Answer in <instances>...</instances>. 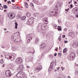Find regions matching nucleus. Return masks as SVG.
<instances>
[{
    "label": "nucleus",
    "mask_w": 78,
    "mask_h": 78,
    "mask_svg": "<svg viewBox=\"0 0 78 78\" xmlns=\"http://www.w3.org/2000/svg\"><path fill=\"white\" fill-rule=\"evenodd\" d=\"M17 33L19 34V32H18L13 34V36L12 37H11V40L12 41H15L17 39V36H18Z\"/></svg>",
    "instance_id": "f257e3e1"
},
{
    "label": "nucleus",
    "mask_w": 78,
    "mask_h": 78,
    "mask_svg": "<svg viewBox=\"0 0 78 78\" xmlns=\"http://www.w3.org/2000/svg\"><path fill=\"white\" fill-rule=\"evenodd\" d=\"M50 14L52 16H57L58 15V12L55 11V10H52V11L50 12Z\"/></svg>",
    "instance_id": "f03ea898"
},
{
    "label": "nucleus",
    "mask_w": 78,
    "mask_h": 78,
    "mask_svg": "<svg viewBox=\"0 0 78 78\" xmlns=\"http://www.w3.org/2000/svg\"><path fill=\"white\" fill-rule=\"evenodd\" d=\"M33 18H30L27 21V23L28 25H32L33 23Z\"/></svg>",
    "instance_id": "7ed1b4c3"
},
{
    "label": "nucleus",
    "mask_w": 78,
    "mask_h": 78,
    "mask_svg": "<svg viewBox=\"0 0 78 78\" xmlns=\"http://www.w3.org/2000/svg\"><path fill=\"white\" fill-rule=\"evenodd\" d=\"M5 74L7 77H10L11 76L12 74L11 72L9 70H7L5 71Z\"/></svg>",
    "instance_id": "20e7f679"
},
{
    "label": "nucleus",
    "mask_w": 78,
    "mask_h": 78,
    "mask_svg": "<svg viewBox=\"0 0 78 78\" xmlns=\"http://www.w3.org/2000/svg\"><path fill=\"white\" fill-rule=\"evenodd\" d=\"M75 53L73 52L71 53L69 55V58L71 59V60H73V59L75 58Z\"/></svg>",
    "instance_id": "39448f33"
},
{
    "label": "nucleus",
    "mask_w": 78,
    "mask_h": 78,
    "mask_svg": "<svg viewBox=\"0 0 78 78\" xmlns=\"http://www.w3.org/2000/svg\"><path fill=\"white\" fill-rule=\"evenodd\" d=\"M32 39V37L31 36L30 34H29L28 35L26 38V40H27V42L28 43L30 42L31 40Z\"/></svg>",
    "instance_id": "423d86ee"
},
{
    "label": "nucleus",
    "mask_w": 78,
    "mask_h": 78,
    "mask_svg": "<svg viewBox=\"0 0 78 78\" xmlns=\"http://www.w3.org/2000/svg\"><path fill=\"white\" fill-rule=\"evenodd\" d=\"M16 63L19 65V64H20L22 63V59H21V58H17L16 59Z\"/></svg>",
    "instance_id": "0eeeda50"
},
{
    "label": "nucleus",
    "mask_w": 78,
    "mask_h": 78,
    "mask_svg": "<svg viewBox=\"0 0 78 78\" xmlns=\"http://www.w3.org/2000/svg\"><path fill=\"white\" fill-rule=\"evenodd\" d=\"M8 16L10 19H13L15 17V14L13 13H9L8 14Z\"/></svg>",
    "instance_id": "6e6552de"
},
{
    "label": "nucleus",
    "mask_w": 78,
    "mask_h": 78,
    "mask_svg": "<svg viewBox=\"0 0 78 78\" xmlns=\"http://www.w3.org/2000/svg\"><path fill=\"white\" fill-rule=\"evenodd\" d=\"M18 71L21 72V71H23L24 70V67L23 65L20 66L17 69Z\"/></svg>",
    "instance_id": "1a4fd4ad"
},
{
    "label": "nucleus",
    "mask_w": 78,
    "mask_h": 78,
    "mask_svg": "<svg viewBox=\"0 0 78 78\" xmlns=\"http://www.w3.org/2000/svg\"><path fill=\"white\" fill-rule=\"evenodd\" d=\"M54 66V62H52L51 63L50 66H49V71H51V70H52L53 68V66Z\"/></svg>",
    "instance_id": "9d476101"
},
{
    "label": "nucleus",
    "mask_w": 78,
    "mask_h": 78,
    "mask_svg": "<svg viewBox=\"0 0 78 78\" xmlns=\"http://www.w3.org/2000/svg\"><path fill=\"white\" fill-rule=\"evenodd\" d=\"M46 45V44L45 43H42L41 44L40 47V50H43L44 49V48L45 47V46Z\"/></svg>",
    "instance_id": "9b49d317"
},
{
    "label": "nucleus",
    "mask_w": 78,
    "mask_h": 78,
    "mask_svg": "<svg viewBox=\"0 0 78 78\" xmlns=\"http://www.w3.org/2000/svg\"><path fill=\"white\" fill-rule=\"evenodd\" d=\"M42 66H38L35 69V70L37 72H38L39 71H40L42 68H41Z\"/></svg>",
    "instance_id": "f8f14e48"
},
{
    "label": "nucleus",
    "mask_w": 78,
    "mask_h": 78,
    "mask_svg": "<svg viewBox=\"0 0 78 78\" xmlns=\"http://www.w3.org/2000/svg\"><path fill=\"white\" fill-rule=\"evenodd\" d=\"M73 45L74 47H77L78 45V42L77 41H75L73 44Z\"/></svg>",
    "instance_id": "ddd939ff"
},
{
    "label": "nucleus",
    "mask_w": 78,
    "mask_h": 78,
    "mask_svg": "<svg viewBox=\"0 0 78 78\" xmlns=\"http://www.w3.org/2000/svg\"><path fill=\"white\" fill-rule=\"evenodd\" d=\"M54 10V11H55L56 12H58V5H56L55 6V9H53V10Z\"/></svg>",
    "instance_id": "4468645a"
},
{
    "label": "nucleus",
    "mask_w": 78,
    "mask_h": 78,
    "mask_svg": "<svg viewBox=\"0 0 78 78\" xmlns=\"http://www.w3.org/2000/svg\"><path fill=\"white\" fill-rule=\"evenodd\" d=\"M47 28V26H44V25H41V28L42 30H44Z\"/></svg>",
    "instance_id": "2eb2a0df"
},
{
    "label": "nucleus",
    "mask_w": 78,
    "mask_h": 78,
    "mask_svg": "<svg viewBox=\"0 0 78 78\" xmlns=\"http://www.w3.org/2000/svg\"><path fill=\"white\" fill-rule=\"evenodd\" d=\"M23 73H21L20 72H19L17 74L16 76L18 78H19V77L20 78V74L23 75Z\"/></svg>",
    "instance_id": "dca6fc26"
},
{
    "label": "nucleus",
    "mask_w": 78,
    "mask_h": 78,
    "mask_svg": "<svg viewBox=\"0 0 78 78\" xmlns=\"http://www.w3.org/2000/svg\"><path fill=\"white\" fill-rule=\"evenodd\" d=\"M39 38H37L35 39V44H37L39 43Z\"/></svg>",
    "instance_id": "f3484780"
},
{
    "label": "nucleus",
    "mask_w": 78,
    "mask_h": 78,
    "mask_svg": "<svg viewBox=\"0 0 78 78\" xmlns=\"http://www.w3.org/2000/svg\"><path fill=\"white\" fill-rule=\"evenodd\" d=\"M69 36H71V37H73L74 36V34L73 32H71L69 33Z\"/></svg>",
    "instance_id": "a211bd4d"
},
{
    "label": "nucleus",
    "mask_w": 78,
    "mask_h": 78,
    "mask_svg": "<svg viewBox=\"0 0 78 78\" xmlns=\"http://www.w3.org/2000/svg\"><path fill=\"white\" fill-rule=\"evenodd\" d=\"M23 73V74H20V78H24L25 77V73H23V72H20L21 73Z\"/></svg>",
    "instance_id": "6ab92c4d"
},
{
    "label": "nucleus",
    "mask_w": 78,
    "mask_h": 78,
    "mask_svg": "<svg viewBox=\"0 0 78 78\" xmlns=\"http://www.w3.org/2000/svg\"><path fill=\"white\" fill-rule=\"evenodd\" d=\"M9 59H10L11 61H13L14 59V56L13 55H10Z\"/></svg>",
    "instance_id": "aec40b11"
},
{
    "label": "nucleus",
    "mask_w": 78,
    "mask_h": 78,
    "mask_svg": "<svg viewBox=\"0 0 78 78\" xmlns=\"http://www.w3.org/2000/svg\"><path fill=\"white\" fill-rule=\"evenodd\" d=\"M46 18H44L43 21L44 22L45 24L48 23V21L46 20Z\"/></svg>",
    "instance_id": "412c9836"
},
{
    "label": "nucleus",
    "mask_w": 78,
    "mask_h": 78,
    "mask_svg": "<svg viewBox=\"0 0 78 78\" xmlns=\"http://www.w3.org/2000/svg\"><path fill=\"white\" fill-rule=\"evenodd\" d=\"M26 16L27 17H31V14L30 13H27Z\"/></svg>",
    "instance_id": "4be33fe9"
},
{
    "label": "nucleus",
    "mask_w": 78,
    "mask_h": 78,
    "mask_svg": "<svg viewBox=\"0 0 78 78\" xmlns=\"http://www.w3.org/2000/svg\"><path fill=\"white\" fill-rule=\"evenodd\" d=\"M11 56V55H7L5 56V58H6V59H9V58H10V57Z\"/></svg>",
    "instance_id": "5701e85b"
},
{
    "label": "nucleus",
    "mask_w": 78,
    "mask_h": 78,
    "mask_svg": "<svg viewBox=\"0 0 78 78\" xmlns=\"http://www.w3.org/2000/svg\"><path fill=\"white\" fill-rule=\"evenodd\" d=\"M52 25L54 29H56V27H57V25H56V24H53V23H52Z\"/></svg>",
    "instance_id": "b1692460"
},
{
    "label": "nucleus",
    "mask_w": 78,
    "mask_h": 78,
    "mask_svg": "<svg viewBox=\"0 0 78 78\" xmlns=\"http://www.w3.org/2000/svg\"><path fill=\"white\" fill-rule=\"evenodd\" d=\"M57 29L58 31H62V29H61V27L58 26V27Z\"/></svg>",
    "instance_id": "393cba45"
},
{
    "label": "nucleus",
    "mask_w": 78,
    "mask_h": 78,
    "mask_svg": "<svg viewBox=\"0 0 78 78\" xmlns=\"http://www.w3.org/2000/svg\"><path fill=\"white\" fill-rule=\"evenodd\" d=\"M15 28L16 29H17V26H18V23H17V22H16L15 23Z\"/></svg>",
    "instance_id": "a878e982"
},
{
    "label": "nucleus",
    "mask_w": 78,
    "mask_h": 78,
    "mask_svg": "<svg viewBox=\"0 0 78 78\" xmlns=\"http://www.w3.org/2000/svg\"><path fill=\"white\" fill-rule=\"evenodd\" d=\"M67 50L66 48L63 49V53H66L67 52Z\"/></svg>",
    "instance_id": "bb28decb"
},
{
    "label": "nucleus",
    "mask_w": 78,
    "mask_h": 78,
    "mask_svg": "<svg viewBox=\"0 0 78 78\" xmlns=\"http://www.w3.org/2000/svg\"><path fill=\"white\" fill-rule=\"evenodd\" d=\"M34 2H30V5L31 7H34V4H33V3Z\"/></svg>",
    "instance_id": "cd10ccee"
},
{
    "label": "nucleus",
    "mask_w": 78,
    "mask_h": 78,
    "mask_svg": "<svg viewBox=\"0 0 78 78\" xmlns=\"http://www.w3.org/2000/svg\"><path fill=\"white\" fill-rule=\"evenodd\" d=\"M17 48L16 47H13V48L12 50H13V51H15L16 50H17Z\"/></svg>",
    "instance_id": "c85d7f7f"
},
{
    "label": "nucleus",
    "mask_w": 78,
    "mask_h": 78,
    "mask_svg": "<svg viewBox=\"0 0 78 78\" xmlns=\"http://www.w3.org/2000/svg\"><path fill=\"white\" fill-rule=\"evenodd\" d=\"M78 8L77 7H76L73 9V10H74V11H78Z\"/></svg>",
    "instance_id": "c756f323"
},
{
    "label": "nucleus",
    "mask_w": 78,
    "mask_h": 78,
    "mask_svg": "<svg viewBox=\"0 0 78 78\" xmlns=\"http://www.w3.org/2000/svg\"><path fill=\"white\" fill-rule=\"evenodd\" d=\"M3 62H4V60L3 59H1L0 60V63L1 64H3Z\"/></svg>",
    "instance_id": "7c9ffc66"
},
{
    "label": "nucleus",
    "mask_w": 78,
    "mask_h": 78,
    "mask_svg": "<svg viewBox=\"0 0 78 78\" xmlns=\"http://www.w3.org/2000/svg\"><path fill=\"white\" fill-rule=\"evenodd\" d=\"M49 58H50L51 59H52L53 58V55H49Z\"/></svg>",
    "instance_id": "2f4dec72"
},
{
    "label": "nucleus",
    "mask_w": 78,
    "mask_h": 78,
    "mask_svg": "<svg viewBox=\"0 0 78 78\" xmlns=\"http://www.w3.org/2000/svg\"><path fill=\"white\" fill-rule=\"evenodd\" d=\"M3 8L4 9H7L8 8V6L6 5H4L3 6Z\"/></svg>",
    "instance_id": "473e14b6"
},
{
    "label": "nucleus",
    "mask_w": 78,
    "mask_h": 78,
    "mask_svg": "<svg viewBox=\"0 0 78 78\" xmlns=\"http://www.w3.org/2000/svg\"><path fill=\"white\" fill-rule=\"evenodd\" d=\"M1 47L2 48H6V46H5L3 45H2Z\"/></svg>",
    "instance_id": "72a5a7b5"
},
{
    "label": "nucleus",
    "mask_w": 78,
    "mask_h": 78,
    "mask_svg": "<svg viewBox=\"0 0 78 78\" xmlns=\"http://www.w3.org/2000/svg\"><path fill=\"white\" fill-rule=\"evenodd\" d=\"M25 6H26V8H28V3H27L26 2H25Z\"/></svg>",
    "instance_id": "f704fd0d"
},
{
    "label": "nucleus",
    "mask_w": 78,
    "mask_h": 78,
    "mask_svg": "<svg viewBox=\"0 0 78 78\" xmlns=\"http://www.w3.org/2000/svg\"><path fill=\"white\" fill-rule=\"evenodd\" d=\"M26 19V17L25 16H24L22 18V20H25V19Z\"/></svg>",
    "instance_id": "c9c22d12"
},
{
    "label": "nucleus",
    "mask_w": 78,
    "mask_h": 78,
    "mask_svg": "<svg viewBox=\"0 0 78 78\" xmlns=\"http://www.w3.org/2000/svg\"><path fill=\"white\" fill-rule=\"evenodd\" d=\"M37 13H34V17H36V16H37Z\"/></svg>",
    "instance_id": "e433bc0d"
},
{
    "label": "nucleus",
    "mask_w": 78,
    "mask_h": 78,
    "mask_svg": "<svg viewBox=\"0 0 78 78\" xmlns=\"http://www.w3.org/2000/svg\"><path fill=\"white\" fill-rule=\"evenodd\" d=\"M41 10L42 11H44L45 10L44 9V8H43L42 7L41 9Z\"/></svg>",
    "instance_id": "4c0bfd02"
},
{
    "label": "nucleus",
    "mask_w": 78,
    "mask_h": 78,
    "mask_svg": "<svg viewBox=\"0 0 78 78\" xmlns=\"http://www.w3.org/2000/svg\"><path fill=\"white\" fill-rule=\"evenodd\" d=\"M3 7H2V6H0V9L1 10H3Z\"/></svg>",
    "instance_id": "58836bf2"
},
{
    "label": "nucleus",
    "mask_w": 78,
    "mask_h": 78,
    "mask_svg": "<svg viewBox=\"0 0 78 78\" xmlns=\"http://www.w3.org/2000/svg\"><path fill=\"white\" fill-rule=\"evenodd\" d=\"M75 73L76 75H78V71L77 70H76L75 71Z\"/></svg>",
    "instance_id": "ea45409f"
},
{
    "label": "nucleus",
    "mask_w": 78,
    "mask_h": 78,
    "mask_svg": "<svg viewBox=\"0 0 78 78\" xmlns=\"http://www.w3.org/2000/svg\"><path fill=\"white\" fill-rule=\"evenodd\" d=\"M47 7L45 6L44 8V10H46V9H47Z\"/></svg>",
    "instance_id": "a19ab883"
},
{
    "label": "nucleus",
    "mask_w": 78,
    "mask_h": 78,
    "mask_svg": "<svg viewBox=\"0 0 78 78\" xmlns=\"http://www.w3.org/2000/svg\"><path fill=\"white\" fill-rule=\"evenodd\" d=\"M75 4H75V5H78V3H77V2H76V1H75Z\"/></svg>",
    "instance_id": "79ce46f5"
},
{
    "label": "nucleus",
    "mask_w": 78,
    "mask_h": 78,
    "mask_svg": "<svg viewBox=\"0 0 78 78\" xmlns=\"http://www.w3.org/2000/svg\"><path fill=\"white\" fill-rule=\"evenodd\" d=\"M75 4H75V5H78V3H77V2H76V1H75Z\"/></svg>",
    "instance_id": "37998d69"
},
{
    "label": "nucleus",
    "mask_w": 78,
    "mask_h": 78,
    "mask_svg": "<svg viewBox=\"0 0 78 78\" xmlns=\"http://www.w3.org/2000/svg\"><path fill=\"white\" fill-rule=\"evenodd\" d=\"M64 42L65 44H66V43H68V41H67L65 40Z\"/></svg>",
    "instance_id": "c03bdc74"
},
{
    "label": "nucleus",
    "mask_w": 78,
    "mask_h": 78,
    "mask_svg": "<svg viewBox=\"0 0 78 78\" xmlns=\"http://www.w3.org/2000/svg\"><path fill=\"white\" fill-rule=\"evenodd\" d=\"M58 56H61V53H59L58 54Z\"/></svg>",
    "instance_id": "a18cd8bd"
},
{
    "label": "nucleus",
    "mask_w": 78,
    "mask_h": 78,
    "mask_svg": "<svg viewBox=\"0 0 78 78\" xmlns=\"http://www.w3.org/2000/svg\"><path fill=\"white\" fill-rule=\"evenodd\" d=\"M58 23H61V21L60 20H58Z\"/></svg>",
    "instance_id": "49530a36"
},
{
    "label": "nucleus",
    "mask_w": 78,
    "mask_h": 78,
    "mask_svg": "<svg viewBox=\"0 0 78 78\" xmlns=\"http://www.w3.org/2000/svg\"><path fill=\"white\" fill-rule=\"evenodd\" d=\"M70 8H72L73 7V5L72 4L70 5Z\"/></svg>",
    "instance_id": "de8ad7c7"
},
{
    "label": "nucleus",
    "mask_w": 78,
    "mask_h": 78,
    "mask_svg": "<svg viewBox=\"0 0 78 78\" xmlns=\"http://www.w3.org/2000/svg\"><path fill=\"white\" fill-rule=\"evenodd\" d=\"M54 56H56V55H57V53H55V54L54 55Z\"/></svg>",
    "instance_id": "09e8293b"
},
{
    "label": "nucleus",
    "mask_w": 78,
    "mask_h": 78,
    "mask_svg": "<svg viewBox=\"0 0 78 78\" xmlns=\"http://www.w3.org/2000/svg\"><path fill=\"white\" fill-rule=\"evenodd\" d=\"M31 2L34 3V0H31Z\"/></svg>",
    "instance_id": "8fccbe9b"
},
{
    "label": "nucleus",
    "mask_w": 78,
    "mask_h": 78,
    "mask_svg": "<svg viewBox=\"0 0 78 78\" xmlns=\"http://www.w3.org/2000/svg\"><path fill=\"white\" fill-rule=\"evenodd\" d=\"M65 37H66V35H64L62 36L63 38H65Z\"/></svg>",
    "instance_id": "3c124183"
},
{
    "label": "nucleus",
    "mask_w": 78,
    "mask_h": 78,
    "mask_svg": "<svg viewBox=\"0 0 78 78\" xmlns=\"http://www.w3.org/2000/svg\"><path fill=\"white\" fill-rule=\"evenodd\" d=\"M14 9H17V6H14Z\"/></svg>",
    "instance_id": "603ef678"
},
{
    "label": "nucleus",
    "mask_w": 78,
    "mask_h": 78,
    "mask_svg": "<svg viewBox=\"0 0 78 78\" xmlns=\"http://www.w3.org/2000/svg\"><path fill=\"white\" fill-rule=\"evenodd\" d=\"M65 11H66V12H68L69 11V10H68L67 9H65Z\"/></svg>",
    "instance_id": "864d4df0"
},
{
    "label": "nucleus",
    "mask_w": 78,
    "mask_h": 78,
    "mask_svg": "<svg viewBox=\"0 0 78 78\" xmlns=\"http://www.w3.org/2000/svg\"><path fill=\"white\" fill-rule=\"evenodd\" d=\"M16 8H17L18 9H20V7H17Z\"/></svg>",
    "instance_id": "5fc2aeb1"
},
{
    "label": "nucleus",
    "mask_w": 78,
    "mask_h": 78,
    "mask_svg": "<svg viewBox=\"0 0 78 78\" xmlns=\"http://www.w3.org/2000/svg\"><path fill=\"white\" fill-rule=\"evenodd\" d=\"M11 2H15V1H14V0H12Z\"/></svg>",
    "instance_id": "6e6d98bb"
},
{
    "label": "nucleus",
    "mask_w": 78,
    "mask_h": 78,
    "mask_svg": "<svg viewBox=\"0 0 78 78\" xmlns=\"http://www.w3.org/2000/svg\"><path fill=\"white\" fill-rule=\"evenodd\" d=\"M71 2H72V0H71V1L69 2V4H70V3H71Z\"/></svg>",
    "instance_id": "4d7b16f0"
},
{
    "label": "nucleus",
    "mask_w": 78,
    "mask_h": 78,
    "mask_svg": "<svg viewBox=\"0 0 78 78\" xmlns=\"http://www.w3.org/2000/svg\"><path fill=\"white\" fill-rule=\"evenodd\" d=\"M76 17H78V14H76Z\"/></svg>",
    "instance_id": "13d9d810"
},
{
    "label": "nucleus",
    "mask_w": 78,
    "mask_h": 78,
    "mask_svg": "<svg viewBox=\"0 0 78 78\" xmlns=\"http://www.w3.org/2000/svg\"><path fill=\"white\" fill-rule=\"evenodd\" d=\"M42 34H43V35H45V33H44V32H43L42 33Z\"/></svg>",
    "instance_id": "bf43d9fd"
},
{
    "label": "nucleus",
    "mask_w": 78,
    "mask_h": 78,
    "mask_svg": "<svg viewBox=\"0 0 78 78\" xmlns=\"http://www.w3.org/2000/svg\"><path fill=\"white\" fill-rule=\"evenodd\" d=\"M36 2H38V0H34Z\"/></svg>",
    "instance_id": "052dcab7"
},
{
    "label": "nucleus",
    "mask_w": 78,
    "mask_h": 78,
    "mask_svg": "<svg viewBox=\"0 0 78 78\" xmlns=\"http://www.w3.org/2000/svg\"><path fill=\"white\" fill-rule=\"evenodd\" d=\"M76 1L77 2V5H76V6H78V0H76Z\"/></svg>",
    "instance_id": "680f3d73"
},
{
    "label": "nucleus",
    "mask_w": 78,
    "mask_h": 78,
    "mask_svg": "<svg viewBox=\"0 0 78 78\" xmlns=\"http://www.w3.org/2000/svg\"><path fill=\"white\" fill-rule=\"evenodd\" d=\"M55 66H56V62H55Z\"/></svg>",
    "instance_id": "e2e57ef3"
},
{
    "label": "nucleus",
    "mask_w": 78,
    "mask_h": 78,
    "mask_svg": "<svg viewBox=\"0 0 78 78\" xmlns=\"http://www.w3.org/2000/svg\"><path fill=\"white\" fill-rule=\"evenodd\" d=\"M27 68H30V66H27Z\"/></svg>",
    "instance_id": "0e129e2a"
},
{
    "label": "nucleus",
    "mask_w": 78,
    "mask_h": 78,
    "mask_svg": "<svg viewBox=\"0 0 78 78\" xmlns=\"http://www.w3.org/2000/svg\"><path fill=\"white\" fill-rule=\"evenodd\" d=\"M60 67H58L57 68L58 70L59 69H60Z\"/></svg>",
    "instance_id": "69168bd1"
},
{
    "label": "nucleus",
    "mask_w": 78,
    "mask_h": 78,
    "mask_svg": "<svg viewBox=\"0 0 78 78\" xmlns=\"http://www.w3.org/2000/svg\"><path fill=\"white\" fill-rule=\"evenodd\" d=\"M58 39H59V41H61V39H60V38H59V37L58 38Z\"/></svg>",
    "instance_id": "338daca9"
},
{
    "label": "nucleus",
    "mask_w": 78,
    "mask_h": 78,
    "mask_svg": "<svg viewBox=\"0 0 78 78\" xmlns=\"http://www.w3.org/2000/svg\"><path fill=\"white\" fill-rule=\"evenodd\" d=\"M67 78H70V76H68Z\"/></svg>",
    "instance_id": "774afa93"
}]
</instances>
